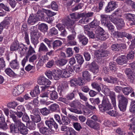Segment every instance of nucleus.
Wrapping results in <instances>:
<instances>
[{
  "label": "nucleus",
  "mask_w": 135,
  "mask_h": 135,
  "mask_svg": "<svg viewBox=\"0 0 135 135\" xmlns=\"http://www.w3.org/2000/svg\"><path fill=\"white\" fill-rule=\"evenodd\" d=\"M45 123L49 128H51L53 126L55 129L58 128L57 124L52 118H50L49 120H46Z\"/></svg>",
  "instance_id": "nucleus-11"
},
{
  "label": "nucleus",
  "mask_w": 135,
  "mask_h": 135,
  "mask_svg": "<svg viewBox=\"0 0 135 135\" xmlns=\"http://www.w3.org/2000/svg\"><path fill=\"white\" fill-rule=\"evenodd\" d=\"M117 25L120 28H122L124 26V23L122 19L118 18L117 19Z\"/></svg>",
  "instance_id": "nucleus-42"
},
{
  "label": "nucleus",
  "mask_w": 135,
  "mask_h": 135,
  "mask_svg": "<svg viewBox=\"0 0 135 135\" xmlns=\"http://www.w3.org/2000/svg\"><path fill=\"white\" fill-rule=\"evenodd\" d=\"M68 109L71 112L77 114H81L82 113V112L80 110H78L77 109L74 108L72 107L68 108Z\"/></svg>",
  "instance_id": "nucleus-46"
},
{
  "label": "nucleus",
  "mask_w": 135,
  "mask_h": 135,
  "mask_svg": "<svg viewBox=\"0 0 135 135\" xmlns=\"http://www.w3.org/2000/svg\"><path fill=\"white\" fill-rule=\"evenodd\" d=\"M62 73V71L61 70H54L53 74V78L55 80H58L61 77Z\"/></svg>",
  "instance_id": "nucleus-16"
},
{
  "label": "nucleus",
  "mask_w": 135,
  "mask_h": 135,
  "mask_svg": "<svg viewBox=\"0 0 135 135\" xmlns=\"http://www.w3.org/2000/svg\"><path fill=\"white\" fill-rule=\"evenodd\" d=\"M66 69L68 71L66 70L64 71L62 74L61 75V77L62 78H67L69 77L70 76V74L73 71V69L69 66H67Z\"/></svg>",
  "instance_id": "nucleus-14"
},
{
  "label": "nucleus",
  "mask_w": 135,
  "mask_h": 135,
  "mask_svg": "<svg viewBox=\"0 0 135 135\" xmlns=\"http://www.w3.org/2000/svg\"><path fill=\"white\" fill-rule=\"evenodd\" d=\"M84 55L86 60L89 61L91 58V56L90 54L88 52L85 51L84 53Z\"/></svg>",
  "instance_id": "nucleus-56"
},
{
  "label": "nucleus",
  "mask_w": 135,
  "mask_h": 135,
  "mask_svg": "<svg viewBox=\"0 0 135 135\" xmlns=\"http://www.w3.org/2000/svg\"><path fill=\"white\" fill-rule=\"evenodd\" d=\"M65 23L68 27H70L74 23V22L73 21L71 20L69 18H68L66 20Z\"/></svg>",
  "instance_id": "nucleus-43"
},
{
  "label": "nucleus",
  "mask_w": 135,
  "mask_h": 135,
  "mask_svg": "<svg viewBox=\"0 0 135 135\" xmlns=\"http://www.w3.org/2000/svg\"><path fill=\"white\" fill-rule=\"evenodd\" d=\"M95 36L97 39L105 40L108 37V34L105 32L103 29L99 27L95 31Z\"/></svg>",
  "instance_id": "nucleus-2"
},
{
  "label": "nucleus",
  "mask_w": 135,
  "mask_h": 135,
  "mask_svg": "<svg viewBox=\"0 0 135 135\" xmlns=\"http://www.w3.org/2000/svg\"><path fill=\"white\" fill-rule=\"evenodd\" d=\"M109 67L110 70L113 71H115L117 70L115 63L114 62H110L109 63Z\"/></svg>",
  "instance_id": "nucleus-48"
},
{
  "label": "nucleus",
  "mask_w": 135,
  "mask_h": 135,
  "mask_svg": "<svg viewBox=\"0 0 135 135\" xmlns=\"http://www.w3.org/2000/svg\"><path fill=\"white\" fill-rule=\"evenodd\" d=\"M10 117L15 123L14 124L12 123L10 125L11 132L14 133L19 132L20 133L22 134H27L28 131L27 128L21 122L20 120L18 119L14 114L10 115Z\"/></svg>",
  "instance_id": "nucleus-1"
},
{
  "label": "nucleus",
  "mask_w": 135,
  "mask_h": 135,
  "mask_svg": "<svg viewBox=\"0 0 135 135\" xmlns=\"http://www.w3.org/2000/svg\"><path fill=\"white\" fill-rule=\"evenodd\" d=\"M72 32L73 33V34L72 35H71L68 36L67 38L68 40H72L74 39L75 38V35L76 33L73 30H72Z\"/></svg>",
  "instance_id": "nucleus-58"
},
{
  "label": "nucleus",
  "mask_w": 135,
  "mask_h": 135,
  "mask_svg": "<svg viewBox=\"0 0 135 135\" xmlns=\"http://www.w3.org/2000/svg\"><path fill=\"white\" fill-rule=\"evenodd\" d=\"M5 72L10 77H14L16 75V74L13 71L9 68L6 69L5 71Z\"/></svg>",
  "instance_id": "nucleus-34"
},
{
  "label": "nucleus",
  "mask_w": 135,
  "mask_h": 135,
  "mask_svg": "<svg viewBox=\"0 0 135 135\" xmlns=\"http://www.w3.org/2000/svg\"><path fill=\"white\" fill-rule=\"evenodd\" d=\"M43 41L47 45L49 48H50L51 47V41L48 38H45L43 39Z\"/></svg>",
  "instance_id": "nucleus-60"
},
{
  "label": "nucleus",
  "mask_w": 135,
  "mask_h": 135,
  "mask_svg": "<svg viewBox=\"0 0 135 135\" xmlns=\"http://www.w3.org/2000/svg\"><path fill=\"white\" fill-rule=\"evenodd\" d=\"M40 111L41 113L44 115H46L50 113V110L46 108H44L41 109Z\"/></svg>",
  "instance_id": "nucleus-38"
},
{
  "label": "nucleus",
  "mask_w": 135,
  "mask_h": 135,
  "mask_svg": "<svg viewBox=\"0 0 135 135\" xmlns=\"http://www.w3.org/2000/svg\"><path fill=\"white\" fill-rule=\"evenodd\" d=\"M27 126L28 128L30 130H34L35 129L36 125L34 122L28 123Z\"/></svg>",
  "instance_id": "nucleus-53"
},
{
  "label": "nucleus",
  "mask_w": 135,
  "mask_h": 135,
  "mask_svg": "<svg viewBox=\"0 0 135 135\" xmlns=\"http://www.w3.org/2000/svg\"><path fill=\"white\" fill-rule=\"evenodd\" d=\"M86 124L89 127L98 130L100 127L99 124L90 119H88Z\"/></svg>",
  "instance_id": "nucleus-6"
},
{
  "label": "nucleus",
  "mask_w": 135,
  "mask_h": 135,
  "mask_svg": "<svg viewBox=\"0 0 135 135\" xmlns=\"http://www.w3.org/2000/svg\"><path fill=\"white\" fill-rule=\"evenodd\" d=\"M100 24V22L96 19H94L90 23V27L93 28H96L99 26Z\"/></svg>",
  "instance_id": "nucleus-27"
},
{
  "label": "nucleus",
  "mask_w": 135,
  "mask_h": 135,
  "mask_svg": "<svg viewBox=\"0 0 135 135\" xmlns=\"http://www.w3.org/2000/svg\"><path fill=\"white\" fill-rule=\"evenodd\" d=\"M99 107L100 110L105 112L110 109H112V106L108 99L105 98L103 99L102 104Z\"/></svg>",
  "instance_id": "nucleus-4"
},
{
  "label": "nucleus",
  "mask_w": 135,
  "mask_h": 135,
  "mask_svg": "<svg viewBox=\"0 0 135 135\" xmlns=\"http://www.w3.org/2000/svg\"><path fill=\"white\" fill-rule=\"evenodd\" d=\"M122 91L123 93L126 95H128L132 91V88L131 87L122 88Z\"/></svg>",
  "instance_id": "nucleus-24"
},
{
  "label": "nucleus",
  "mask_w": 135,
  "mask_h": 135,
  "mask_svg": "<svg viewBox=\"0 0 135 135\" xmlns=\"http://www.w3.org/2000/svg\"><path fill=\"white\" fill-rule=\"evenodd\" d=\"M104 91L105 95L110 97L113 107L115 106L116 103L114 93L111 91L109 88L107 87L104 88Z\"/></svg>",
  "instance_id": "nucleus-5"
},
{
  "label": "nucleus",
  "mask_w": 135,
  "mask_h": 135,
  "mask_svg": "<svg viewBox=\"0 0 135 135\" xmlns=\"http://www.w3.org/2000/svg\"><path fill=\"white\" fill-rule=\"evenodd\" d=\"M82 76L84 78L88 80L90 77V74L89 72L87 71H85L82 72Z\"/></svg>",
  "instance_id": "nucleus-32"
},
{
  "label": "nucleus",
  "mask_w": 135,
  "mask_h": 135,
  "mask_svg": "<svg viewBox=\"0 0 135 135\" xmlns=\"http://www.w3.org/2000/svg\"><path fill=\"white\" fill-rule=\"evenodd\" d=\"M73 126L75 129L78 131H80L82 128L80 124L78 122H74Z\"/></svg>",
  "instance_id": "nucleus-45"
},
{
  "label": "nucleus",
  "mask_w": 135,
  "mask_h": 135,
  "mask_svg": "<svg viewBox=\"0 0 135 135\" xmlns=\"http://www.w3.org/2000/svg\"><path fill=\"white\" fill-rule=\"evenodd\" d=\"M86 34L90 38H96L95 36V34H94L93 32L91 31H90L89 32H88Z\"/></svg>",
  "instance_id": "nucleus-61"
},
{
  "label": "nucleus",
  "mask_w": 135,
  "mask_h": 135,
  "mask_svg": "<svg viewBox=\"0 0 135 135\" xmlns=\"http://www.w3.org/2000/svg\"><path fill=\"white\" fill-rule=\"evenodd\" d=\"M78 38L79 41L84 45H86L88 42V40L87 37L84 35L80 34L78 36Z\"/></svg>",
  "instance_id": "nucleus-19"
},
{
  "label": "nucleus",
  "mask_w": 135,
  "mask_h": 135,
  "mask_svg": "<svg viewBox=\"0 0 135 135\" xmlns=\"http://www.w3.org/2000/svg\"><path fill=\"white\" fill-rule=\"evenodd\" d=\"M117 3L114 1L109 2L107 6L105 8V11L107 13L113 11L117 6Z\"/></svg>",
  "instance_id": "nucleus-9"
},
{
  "label": "nucleus",
  "mask_w": 135,
  "mask_h": 135,
  "mask_svg": "<svg viewBox=\"0 0 135 135\" xmlns=\"http://www.w3.org/2000/svg\"><path fill=\"white\" fill-rule=\"evenodd\" d=\"M77 62L80 65H81L84 62V60L82 56L79 54H76L75 55Z\"/></svg>",
  "instance_id": "nucleus-29"
},
{
  "label": "nucleus",
  "mask_w": 135,
  "mask_h": 135,
  "mask_svg": "<svg viewBox=\"0 0 135 135\" xmlns=\"http://www.w3.org/2000/svg\"><path fill=\"white\" fill-rule=\"evenodd\" d=\"M19 46L16 43L13 44L10 47V50L11 51H15L18 49Z\"/></svg>",
  "instance_id": "nucleus-51"
},
{
  "label": "nucleus",
  "mask_w": 135,
  "mask_h": 135,
  "mask_svg": "<svg viewBox=\"0 0 135 135\" xmlns=\"http://www.w3.org/2000/svg\"><path fill=\"white\" fill-rule=\"evenodd\" d=\"M101 17L102 18V23L104 24V25H105L107 22L108 18L109 16L106 15H102Z\"/></svg>",
  "instance_id": "nucleus-39"
},
{
  "label": "nucleus",
  "mask_w": 135,
  "mask_h": 135,
  "mask_svg": "<svg viewBox=\"0 0 135 135\" xmlns=\"http://www.w3.org/2000/svg\"><path fill=\"white\" fill-rule=\"evenodd\" d=\"M68 87L67 84H65L64 86L62 85H60L58 87L57 90L60 93H62V92H64L65 90V89Z\"/></svg>",
  "instance_id": "nucleus-30"
},
{
  "label": "nucleus",
  "mask_w": 135,
  "mask_h": 135,
  "mask_svg": "<svg viewBox=\"0 0 135 135\" xmlns=\"http://www.w3.org/2000/svg\"><path fill=\"white\" fill-rule=\"evenodd\" d=\"M6 66L5 61L3 57L0 58V70L4 68Z\"/></svg>",
  "instance_id": "nucleus-50"
},
{
  "label": "nucleus",
  "mask_w": 135,
  "mask_h": 135,
  "mask_svg": "<svg viewBox=\"0 0 135 135\" xmlns=\"http://www.w3.org/2000/svg\"><path fill=\"white\" fill-rule=\"evenodd\" d=\"M39 19L36 16L30 15L28 19L27 23L29 25H33L39 20Z\"/></svg>",
  "instance_id": "nucleus-17"
},
{
  "label": "nucleus",
  "mask_w": 135,
  "mask_h": 135,
  "mask_svg": "<svg viewBox=\"0 0 135 135\" xmlns=\"http://www.w3.org/2000/svg\"><path fill=\"white\" fill-rule=\"evenodd\" d=\"M40 36V35H38V36H31L32 42L35 45L38 43V38Z\"/></svg>",
  "instance_id": "nucleus-35"
},
{
  "label": "nucleus",
  "mask_w": 135,
  "mask_h": 135,
  "mask_svg": "<svg viewBox=\"0 0 135 135\" xmlns=\"http://www.w3.org/2000/svg\"><path fill=\"white\" fill-rule=\"evenodd\" d=\"M18 105L17 103L16 102H13L9 103L8 104V106L9 108H15Z\"/></svg>",
  "instance_id": "nucleus-52"
},
{
  "label": "nucleus",
  "mask_w": 135,
  "mask_h": 135,
  "mask_svg": "<svg viewBox=\"0 0 135 135\" xmlns=\"http://www.w3.org/2000/svg\"><path fill=\"white\" fill-rule=\"evenodd\" d=\"M67 60L64 59H60L57 61V63L59 66H62L65 65L67 62Z\"/></svg>",
  "instance_id": "nucleus-36"
},
{
  "label": "nucleus",
  "mask_w": 135,
  "mask_h": 135,
  "mask_svg": "<svg viewBox=\"0 0 135 135\" xmlns=\"http://www.w3.org/2000/svg\"><path fill=\"white\" fill-rule=\"evenodd\" d=\"M30 32L31 36H38V35H40L37 28L36 26L31 27L30 29Z\"/></svg>",
  "instance_id": "nucleus-18"
},
{
  "label": "nucleus",
  "mask_w": 135,
  "mask_h": 135,
  "mask_svg": "<svg viewBox=\"0 0 135 135\" xmlns=\"http://www.w3.org/2000/svg\"><path fill=\"white\" fill-rule=\"evenodd\" d=\"M77 79H73L70 81L71 86H75L78 85V83H77Z\"/></svg>",
  "instance_id": "nucleus-59"
},
{
  "label": "nucleus",
  "mask_w": 135,
  "mask_h": 135,
  "mask_svg": "<svg viewBox=\"0 0 135 135\" xmlns=\"http://www.w3.org/2000/svg\"><path fill=\"white\" fill-rule=\"evenodd\" d=\"M35 51L34 49L30 45L26 55L25 56V58L22 61V64L23 66H24L25 65V64L27 61L29 56L35 53Z\"/></svg>",
  "instance_id": "nucleus-8"
},
{
  "label": "nucleus",
  "mask_w": 135,
  "mask_h": 135,
  "mask_svg": "<svg viewBox=\"0 0 135 135\" xmlns=\"http://www.w3.org/2000/svg\"><path fill=\"white\" fill-rule=\"evenodd\" d=\"M109 54V52L107 50L97 51L95 53L96 57L99 59H100L102 57L107 56Z\"/></svg>",
  "instance_id": "nucleus-15"
},
{
  "label": "nucleus",
  "mask_w": 135,
  "mask_h": 135,
  "mask_svg": "<svg viewBox=\"0 0 135 135\" xmlns=\"http://www.w3.org/2000/svg\"><path fill=\"white\" fill-rule=\"evenodd\" d=\"M51 8L54 10L57 11L58 10V6L54 1H52V2L51 4Z\"/></svg>",
  "instance_id": "nucleus-54"
},
{
  "label": "nucleus",
  "mask_w": 135,
  "mask_h": 135,
  "mask_svg": "<svg viewBox=\"0 0 135 135\" xmlns=\"http://www.w3.org/2000/svg\"><path fill=\"white\" fill-rule=\"evenodd\" d=\"M125 17L127 19L132 22L131 23V25H135V15H134L128 13L126 15Z\"/></svg>",
  "instance_id": "nucleus-20"
},
{
  "label": "nucleus",
  "mask_w": 135,
  "mask_h": 135,
  "mask_svg": "<svg viewBox=\"0 0 135 135\" xmlns=\"http://www.w3.org/2000/svg\"><path fill=\"white\" fill-rule=\"evenodd\" d=\"M119 45L118 44H114L111 46V49L112 50L116 51L118 50H119Z\"/></svg>",
  "instance_id": "nucleus-64"
},
{
  "label": "nucleus",
  "mask_w": 135,
  "mask_h": 135,
  "mask_svg": "<svg viewBox=\"0 0 135 135\" xmlns=\"http://www.w3.org/2000/svg\"><path fill=\"white\" fill-rule=\"evenodd\" d=\"M50 99L53 100H55L58 98L57 93L55 91H50Z\"/></svg>",
  "instance_id": "nucleus-28"
},
{
  "label": "nucleus",
  "mask_w": 135,
  "mask_h": 135,
  "mask_svg": "<svg viewBox=\"0 0 135 135\" xmlns=\"http://www.w3.org/2000/svg\"><path fill=\"white\" fill-rule=\"evenodd\" d=\"M24 90V88L23 86L19 85L14 88L13 94L14 96H17L23 92Z\"/></svg>",
  "instance_id": "nucleus-7"
},
{
  "label": "nucleus",
  "mask_w": 135,
  "mask_h": 135,
  "mask_svg": "<svg viewBox=\"0 0 135 135\" xmlns=\"http://www.w3.org/2000/svg\"><path fill=\"white\" fill-rule=\"evenodd\" d=\"M129 111L132 112H135V101H132L131 104Z\"/></svg>",
  "instance_id": "nucleus-49"
},
{
  "label": "nucleus",
  "mask_w": 135,
  "mask_h": 135,
  "mask_svg": "<svg viewBox=\"0 0 135 135\" xmlns=\"http://www.w3.org/2000/svg\"><path fill=\"white\" fill-rule=\"evenodd\" d=\"M91 85L93 88L95 89L99 92H100L101 90V89L100 85L97 83L96 82L93 83L91 84Z\"/></svg>",
  "instance_id": "nucleus-40"
},
{
  "label": "nucleus",
  "mask_w": 135,
  "mask_h": 135,
  "mask_svg": "<svg viewBox=\"0 0 135 135\" xmlns=\"http://www.w3.org/2000/svg\"><path fill=\"white\" fill-rule=\"evenodd\" d=\"M38 28L41 31L45 32L47 31L48 29V27L46 24L42 23L39 25Z\"/></svg>",
  "instance_id": "nucleus-33"
},
{
  "label": "nucleus",
  "mask_w": 135,
  "mask_h": 135,
  "mask_svg": "<svg viewBox=\"0 0 135 135\" xmlns=\"http://www.w3.org/2000/svg\"><path fill=\"white\" fill-rule=\"evenodd\" d=\"M8 128L7 123L5 122V118L2 115L0 117V129L4 130Z\"/></svg>",
  "instance_id": "nucleus-13"
},
{
  "label": "nucleus",
  "mask_w": 135,
  "mask_h": 135,
  "mask_svg": "<svg viewBox=\"0 0 135 135\" xmlns=\"http://www.w3.org/2000/svg\"><path fill=\"white\" fill-rule=\"evenodd\" d=\"M27 47H26L25 45H23L22 46H19L18 49L20 51V54L21 55L24 54L26 52V51L27 49Z\"/></svg>",
  "instance_id": "nucleus-44"
},
{
  "label": "nucleus",
  "mask_w": 135,
  "mask_h": 135,
  "mask_svg": "<svg viewBox=\"0 0 135 135\" xmlns=\"http://www.w3.org/2000/svg\"><path fill=\"white\" fill-rule=\"evenodd\" d=\"M60 124L63 125H67L70 123V120L69 118L66 116L62 117Z\"/></svg>",
  "instance_id": "nucleus-23"
},
{
  "label": "nucleus",
  "mask_w": 135,
  "mask_h": 135,
  "mask_svg": "<svg viewBox=\"0 0 135 135\" xmlns=\"http://www.w3.org/2000/svg\"><path fill=\"white\" fill-rule=\"evenodd\" d=\"M117 62L119 65H123L126 63L127 60L126 59V56L124 55L120 56L117 59Z\"/></svg>",
  "instance_id": "nucleus-21"
},
{
  "label": "nucleus",
  "mask_w": 135,
  "mask_h": 135,
  "mask_svg": "<svg viewBox=\"0 0 135 135\" xmlns=\"http://www.w3.org/2000/svg\"><path fill=\"white\" fill-rule=\"evenodd\" d=\"M62 42L59 40H56L53 42V48L55 49L56 47L60 46L62 44Z\"/></svg>",
  "instance_id": "nucleus-41"
},
{
  "label": "nucleus",
  "mask_w": 135,
  "mask_h": 135,
  "mask_svg": "<svg viewBox=\"0 0 135 135\" xmlns=\"http://www.w3.org/2000/svg\"><path fill=\"white\" fill-rule=\"evenodd\" d=\"M118 98L119 102V107L121 111L124 112L126 110L128 103L127 99L121 94L118 95Z\"/></svg>",
  "instance_id": "nucleus-3"
},
{
  "label": "nucleus",
  "mask_w": 135,
  "mask_h": 135,
  "mask_svg": "<svg viewBox=\"0 0 135 135\" xmlns=\"http://www.w3.org/2000/svg\"><path fill=\"white\" fill-rule=\"evenodd\" d=\"M49 108L50 111L52 112H56L59 110V106L57 104L54 103L49 107Z\"/></svg>",
  "instance_id": "nucleus-25"
},
{
  "label": "nucleus",
  "mask_w": 135,
  "mask_h": 135,
  "mask_svg": "<svg viewBox=\"0 0 135 135\" xmlns=\"http://www.w3.org/2000/svg\"><path fill=\"white\" fill-rule=\"evenodd\" d=\"M105 112L111 116L115 117L118 115V113L117 112L112 110V109H110Z\"/></svg>",
  "instance_id": "nucleus-37"
},
{
  "label": "nucleus",
  "mask_w": 135,
  "mask_h": 135,
  "mask_svg": "<svg viewBox=\"0 0 135 135\" xmlns=\"http://www.w3.org/2000/svg\"><path fill=\"white\" fill-rule=\"evenodd\" d=\"M91 71L94 74H97L99 72V67L94 62H93L90 65Z\"/></svg>",
  "instance_id": "nucleus-12"
},
{
  "label": "nucleus",
  "mask_w": 135,
  "mask_h": 135,
  "mask_svg": "<svg viewBox=\"0 0 135 135\" xmlns=\"http://www.w3.org/2000/svg\"><path fill=\"white\" fill-rule=\"evenodd\" d=\"M22 119L23 121L26 122H28L30 120L29 117L26 113L24 114L23 116Z\"/></svg>",
  "instance_id": "nucleus-63"
},
{
  "label": "nucleus",
  "mask_w": 135,
  "mask_h": 135,
  "mask_svg": "<svg viewBox=\"0 0 135 135\" xmlns=\"http://www.w3.org/2000/svg\"><path fill=\"white\" fill-rule=\"evenodd\" d=\"M45 74L48 78L50 79L53 78V74L51 71L50 70H47L45 72Z\"/></svg>",
  "instance_id": "nucleus-47"
},
{
  "label": "nucleus",
  "mask_w": 135,
  "mask_h": 135,
  "mask_svg": "<svg viewBox=\"0 0 135 135\" xmlns=\"http://www.w3.org/2000/svg\"><path fill=\"white\" fill-rule=\"evenodd\" d=\"M38 50L40 52H46L48 51V50L46 45L43 42H42L40 45Z\"/></svg>",
  "instance_id": "nucleus-26"
},
{
  "label": "nucleus",
  "mask_w": 135,
  "mask_h": 135,
  "mask_svg": "<svg viewBox=\"0 0 135 135\" xmlns=\"http://www.w3.org/2000/svg\"><path fill=\"white\" fill-rule=\"evenodd\" d=\"M32 120L35 122L38 123L40 122L41 119L40 115L35 116L32 118Z\"/></svg>",
  "instance_id": "nucleus-57"
},
{
  "label": "nucleus",
  "mask_w": 135,
  "mask_h": 135,
  "mask_svg": "<svg viewBox=\"0 0 135 135\" xmlns=\"http://www.w3.org/2000/svg\"><path fill=\"white\" fill-rule=\"evenodd\" d=\"M38 84L40 85H49L51 84V81L43 76H40L37 81Z\"/></svg>",
  "instance_id": "nucleus-10"
},
{
  "label": "nucleus",
  "mask_w": 135,
  "mask_h": 135,
  "mask_svg": "<svg viewBox=\"0 0 135 135\" xmlns=\"http://www.w3.org/2000/svg\"><path fill=\"white\" fill-rule=\"evenodd\" d=\"M75 91H73L71 93H69L66 96V97L68 100H71L74 97Z\"/></svg>",
  "instance_id": "nucleus-55"
},
{
  "label": "nucleus",
  "mask_w": 135,
  "mask_h": 135,
  "mask_svg": "<svg viewBox=\"0 0 135 135\" xmlns=\"http://www.w3.org/2000/svg\"><path fill=\"white\" fill-rule=\"evenodd\" d=\"M10 65L11 68L13 69H18L19 68V64L16 58L10 62Z\"/></svg>",
  "instance_id": "nucleus-22"
},
{
  "label": "nucleus",
  "mask_w": 135,
  "mask_h": 135,
  "mask_svg": "<svg viewBox=\"0 0 135 135\" xmlns=\"http://www.w3.org/2000/svg\"><path fill=\"white\" fill-rule=\"evenodd\" d=\"M49 129L46 127H41L39 128L40 133L44 134H47L49 133Z\"/></svg>",
  "instance_id": "nucleus-31"
},
{
  "label": "nucleus",
  "mask_w": 135,
  "mask_h": 135,
  "mask_svg": "<svg viewBox=\"0 0 135 135\" xmlns=\"http://www.w3.org/2000/svg\"><path fill=\"white\" fill-rule=\"evenodd\" d=\"M54 61L53 60L49 61L46 64V67L49 68H51L54 65Z\"/></svg>",
  "instance_id": "nucleus-62"
}]
</instances>
